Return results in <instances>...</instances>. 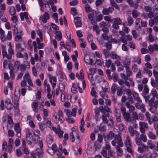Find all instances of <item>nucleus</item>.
Segmentation results:
<instances>
[{
    "instance_id": "45",
    "label": "nucleus",
    "mask_w": 158,
    "mask_h": 158,
    "mask_svg": "<svg viewBox=\"0 0 158 158\" xmlns=\"http://www.w3.org/2000/svg\"><path fill=\"white\" fill-rule=\"evenodd\" d=\"M59 127V128H58V133L57 134H58V136L60 138H61L63 136V132L62 131L60 130V127L59 125H58Z\"/></svg>"
},
{
    "instance_id": "15",
    "label": "nucleus",
    "mask_w": 158,
    "mask_h": 158,
    "mask_svg": "<svg viewBox=\"0 0 158 158\" xmlns=\"http://www.w3.org/2000/svg\"><path fill=\"white\" fill-rule=\"evenodd\" d=\"M55 34L56 35L55 36V38L58 41H60L62 38V35L61 32L60 31H56L55 32Z\"/></svg>"
},
{
    "instance_id": "4",
    "label": "nucleus",
    "mask_w": 158,
    "mask_h": 158,
    "mask_svg": "<svg viewBox=\"0 0 158 158\" xmlns=\"http://www.w3.org/2000/svg\"><path fill=\"white\" fill-rule=\"evenodd\" d=\"M114 10L113 7L110 6L107 8H104L102 11V13L104 15H108L109 13H111Z\"/></svg>"
},
{
    "instance_id": "17",
    "label": "nucleus",
    "mask_w": 158,
    "mask_h": 158,
    "mask_svg": "<svg viewBox=\"0 0 158 158\" xmlns=\"http://www.w3.org/2000/svg\"><path fill=\"white\" fill-rule=\"evenodd\" d=\"M85 10L86 13H88L92 12L93 13H96V11L94 10H92L90 6L88 4H86L85 6Z\"/></svg>"
},
{
    "instance_id": "62",
    "label": "nucleus",
    "mask_w": 158,
    "mask_h": 158,
    "mask_svg": "<svg viewBox=\"0 0 158 158\" xmlns=\"http://www.w3.org/2000/svg\"><path fill=\"white\" fill-rule=\"evenodd\" d=\"M72 64L71 62H69L67 64V68L69 70H71L72 68Z\"/></svg>"
},
{
    "instance_id": "16",
    "label": "nucleus",
    "mask_w": 158,
    "mask_h": 158,
    "mask_svg": "<svg viewBox=\"0 0 158 158\" xmlns=\"http://www.w3.org/2000/svg\"><path fill=\"white\" fill-rule=\"evenodd\" d=\"M38 104L37 102H34L31 104V107L33 110L35 112H37L38 111Z\"/></svg>"
},
{
    "instance_id": "25",
    "label": "nucleus",
    "mask_w": 158,
    "mask_h": 158,
    "mask_svg": "<svg viewBox=\"0 0 158 158\" xmlns=\"http://www.w3.org/2000/svg\"><path fill=\"white\" fill-rule=\"evenodd\" d=\"M110 56L113 59H120V57L114 52H112L110 53Z\"/></svg>"
},
{
    "instance_id": "43",
    "label": "nucleus",
    "mask_w": 158,
    "mask_h": 158,
    "mask_svg": "<svg viewBox=\"0 0 158 158\" xmlns=\"http://www.w3.org/2000/svg\"><path fill=\"white\" fill-rule=\"evenodd\" d=\"M96 92L94 88V87L92 88L91 89V95L92 96L96 98L97 97V95L96 94Z\"/></svg>"
},
{
    "instance_id": "8",
    "label": "nucleus",
    "mask_w": 158,
    "mask_h": 158,
    "mask_svg": "<svg viewBox=\"0 0 158 158\" xmlns=\"http://www.w3.org/2000/svg\"><path fill=\"white\" fill-rule=\"evenodd\" d=\"M135 106L137 109H140L142 112L144 113L145 111V105L144 104H140V103H136L135 104Z\"/></svg>"
},
{
    "instance_id": "9",
    "label": "nucleus",
    "mask_w": 158,
    "mask_h": 158,
    "mask_svg": "<svg viewBox=\"0 0 158 158\" xmlns=\"http://www.w3.org/2000/svg\"><path fill=\"white\" fill-rule=\"evenodd\" d=\"M26 139L32 140L35 144H36L38 142V140L33 138L32 135L30 133H28L26 135Z\"/></svg>"
},
{
    "instance_id": "21",
    "label": "nucleus",
    "mask_w": 158,
    "mask_h": 158,
    "mask_svg": "<svg viewBox=\"0 0 158 158\" xmlns=\"http://www.w3.org/2000/svg\"><path fill=\"white\" fill-rule=\"evenodd\" d=\"M114 134L113 132L110 131H109L108 134H107L106 136V137L108 139L111 140L114 137Z\"/></svg>"
},
{
    "instance_id": "34",
    "label": "nucleus",
    "mask_w": 158,
    "mask_h": 158,
    "mask_svg": "<svg viewBox=\"0 0 158 158\" xmlns=\"http://www.w3.org/2000/svg\"><path fill=\"white\" fill-rule=\"evenodd\" d=\"M99 94L102 98L104 99L108 98V95L106 93H105L104 92H100Z\"/></svg>"
},
{
    "instance_id": "53",
    "label": "nucleus",
    "mask_w": 158,
    "mask_h": 158,
    "mask_svg": "<svg viewBox=\"0 0 158 158\" xmlns=\"http://www.w3.org/2000/svg\"><path fill=\"white\" fill-rule=\"evenodd\" d=\"M78 1L77 0H73L72 1L69 2V4L70 6H76L77 4Z\"/></svg>"
},
{
    "instance_id": "44",
    "label": "nucleus",
    "mask_w": 158,
    "mask_h": 158,
    "mask_svg": "<svg viewBox=\"0 0 158 158\" xmlns=\"http://www.w3.org/2000/svg\"><path fill=\"white\" fill-rule=\"evenodd\" d=\"M106 74L109 80H111V72L110 69H107L106 70Z\"/></svg>"
},
{
    "instance_id": "37",
    "label": "nucleus",
    "mask_w": 158,
    "mask_h": 158,
    "mask_svg": "<svg viewBox=\"0 0 158 158\" xmlns=\"http://www.w3.org/2000/svg\"><path fill=\"white\" fill-rule=\"evenodd\" d=\"M145 116L148 121L149 123H151L150 121L151 115L149 112H147L145 113Z\"/></svg>"
},
{
    "instance_id": "20",
    "label": "nucleus",
    "mask_w": 158,
    "mask_h": 158,
    "mask_svg": "<svg viewBox=\"0 0 158 158\" xmlns=\"http://www.w3.org/2000/svg\"><path fill=\"white\" fill-rule=\"evenodd\" d=\"M122 115L126 121L129 122V119L131 117L130 114L126 112V113L123 114Z\"/></svg>"
},
{
    "instance_id": "42",
    "label": "nucleus",
    "mask_w": 158,
    "mask_h": 158,
    "mask_svg": "<svg viewBox=\"0 0 158 158\" xmlns=\"http://www.w3.org/2000/svg\"><path fill=\"white\" fill-rule=\"evenodd\" d=\"M149 91V89L148 88V86L147 85H144V88L143 90V93H145L146 94H147Z\"/></svg>"
},
{
    "instance_id": "14",
    "label": "nucleus",
    "mask_w": 158,
    "mask_h": 158,
    "mask_svg": "<svg viewBox=\"0 0 158 158\" xmlns=\"http://www.w3.org/2000/svg\"><path fill=\"white\" fill-rule=\"evenodd\" d=\"M131 60L129 59L126 58L125 60L123 61V63L125 69L129 68L130 65Z\"/></svg>"
},
{
    "instance_id": "39",
    "label": "nucleus",
    "mask_w": 158,
    "mask_h": 158,
    "mask_svg": "<svg viewBox=\"0 0 158 158\" xmlns=\"http://www.w3.org/2000/svg\"><path fill=\"white\" fill-rule=\"evenodd\" d=\"M135 141L136 143L138 145H142V142L141 141V139L138 137L135 138Z\"/></svg>"
},
{
    "instance_id": "28",
    "label": "nucleus",
    "mask_w": 158,
    "mask_h": 158,
    "mask_svg": "<svg viewBox=\"0 0 158 158\" xmlns=\"http://www.w3.org/2000/svg\"><path fill=\"white\" fill-rule=\"evenodd\" d=\"M132 15L133 18L136 19L139 15V12H138L136 10H133L132 11Z\"/></svg>"
},
{
    "instance_id": "10",
    "label": "nucleus",
    "mask_w": 158,
    "mask_h": 158,
    "mask_svg": "<svg viewBox=\"0 0 158 158\" xmlns=\"http://www.w3.org/2000/svg\"><path fill=\"white\" fill-rule=\"evenodd\" d=\"M35 153L39 158H41L43 156L44 152L42 149L38 148L36 150Z\"/></svg>"
},
{
    "instance_id": "56",
    "label": "nucleus",
    "mask_w": 158,
    "mask_h": 158,
    "mask_svg": "<svg viewBox=\"0 0 158 158\" xmlns=\"http://www.w3.org/2000/svg\"><path fill=\"white\" fill-rule=\"evenodd\" d=\"M151 83L153 87H156V81H155L154 79L153 78H151Z\"/></svg>"
},
{
    "instance_id": "13",
    "label": "nucleus",
    "mask_w": 158,
    "mask_h": 158,
    "mask_svg": "<svg viewBox=\"0 0 158 158\" xmlns=\"http://www.w3.org/2000/svg\"><path fill=\"white\" fill-rule=\"evenodd\" d=\"M151 123H149V124H152L153 123H154V126L155 127V125L157 123L158 121V118L156 116L153 115L150 118Z\"/></svg>"
},
{
    "instance_id": "63",
    "label": "nucleus",
    "mask_w": 158,
    "mask_h": 158,
    "mask_svg": "<svg viewBox=\"0 0 158 158\" xmlns=\"http://www.w3.org/2000/svg\"><path fill=\"white\" fill-rule=\"evenodd\" d=\"M64 111L65 112L66 114L67 115L68 117H69V116L72 115L73 114L72 112H71L70 110L68 109H66Z\"/></svg>"
},
{
    "instance_id": "40",
    "label": "nucleus",
    "mask_w": 158,
    "mask_h": 158,
    "mask_svg": "<svg viewBox=\"0 0 158 158\" xmlns=\"http://www.w3.org/2000/svg\"><path fill=\"white\" fill-rule=\"evenodd\" d=\"M128 130L130 133L131 136H133L135 133L133 127L132 126L128 128Z\"/></svg>"
},
{
    "instance_id": "31",
    "label": "nucleus",
    "mask_w": 158,
    "mask_h": 158,
    "mask_svg": "<svg viewBox=\"0 0 158 158\" xmlns=\"http://www.w3.org/2000/svg\"><path fill=\"white\" fill-rule=\"evenodd\" d=\"M124 87V85H122L121 88H120L119 89H117V95L118 96H121L123 93V89Z\"/></svg>"
},
{
    "instance_id": "36",
    "label": "nucleus",
    "mask_w": 158,
    "mask_h": 158,
    "mask_svg": "<svg viewBox=\"0 0 158 158\" xmlns=\"http://www.w3.org/2000/svg\"><path fill=\"white\" fill-rule=\"evenodd\" d=\"M127 22L129 26L131 25L133 23L134 20L131 16H129L127 19Z\"/></svg>"
},
{
    "instance_id": "12",
    "label": "nucleus",
    "mask_w": 158,
    "mask_h": 158,
    "mask_svg": "<svg viewBox=\"0 0 158 158\" xmlns=\"http://www.w3.org/2000/svg\"><path fill=\"white\" fill-rule=\"evenodd\" d=\"M126 106L127 108L129 109V111L130 113L134 112L135 110V108L134 106L132 105H131L128 102H126Z\"/></svg>"
},
{
    "instance_id": "18",
    "label": "nucleus",
    "mask_w": 158,
    "mask_h": 158,
    "mask_svg": "<svg viewBox=\"0 0 158 158\" xmlns=\"http://www.w3.org/2000/svg\"><path fill=\"white\" fill-rule=\"evenodd\" d=\"M148 148H149L151 149H154L156 147V146L153 143V142L150 140L148 141L147 142Z\"/></svg>"
},
{
    "instance_id": "2",
    "label": "nucleus",
    "mask_w": 158,
    "mask_h": 158,
    "mask_svg": "<svg viewBox=\"0 0 158 158\" xmlns=\"http://www.w3.org/2000/svg\"><path fill=\"white\" fill-rule=\"evenodd\" d=\"M20 94L19 91L17 92L15 91L14 93V97L12 98V101L14 102V104H17L20 96Z\"/></svg>"
},
{
    "instance_id": "23",
    "label": "nucleus",
    "mask_w": 158,
    "mask_h": 158,
    "mask_svg": "<svg viewBox=\"0 0 158 158\" xmlns=\"http://www.w3.org/2000/svg\"><path fill=\"white\" fill-rule=\"evenodd\" d=\"M148 136L150 139L153 140H155L156 138V136L155 134L151 131L149 132L148 133Z\"/></svg>"
},
{
    "instance_id": "5",
    "label": "nucleus",
    "mask_w": 158,
    "mask_h": 158,
    "mask_svg": "<svg viewBox=\"0 0 158 158\" xmlns=\"http://www.w3.org/2000/svg\"><path fill=\"white\" fill-rule=\"evenodd\" d=\"M74 22L76 27H80L82 26L81 19L79 17H76L74 18Z\"/></svg>"
},
{
    "instance_id": "22",
    "label": "nucleus",
    "mask_w": 158,
    "mask_h": 158,
    "mask_svg": "<svg viewBox=\"0 0 158 158\" xmlns=\"http://www.w3.org/2000/svg\"><path fill=\"white\" fill-rule=\"evenodd\" d=\"M49 148L53 151V152H52V154H51V155H54L55 153L57 152V147L55 144H53L52 145V147L51 148L50 147Z\"/></svg>"
},
{
    "instance_id": "54",
    "label": "nucleus",
    "mask_w": 158,
    "mask_h": 158,
    "mask_svg": "<svg viewBox=\"0 0 158 158\" xmlns=\"http://www.w3.org/2000/svg\"><path fill=\"white\" fill-rule=\"evenodd\" d=\"M110 41H108L107 43L105 44L107 49L110 50L111 49L112 47V45Z\"/></svg>"
},
{
    "instance_id": "49",
    "label": "nucleus",
    "mask_w": 158,
    "mask_h": 158,
    "mask_svg": "<svg viewBox=\"0 0 158 158\" xmlns=\"http://www.w3.org/2000/svg\"><path fill=\"white\" fill-rule=\"evenodd\" d=\"M102 122L106 124L108 123V120L106 116L104 115H102Z\"/></svg>"
},
{
    "instance_id": "11",
    "label": "nucleus",
    "mask_w": 158,
    "mask_h": 158,
    "mask_svg": "<svg viewBox=\"0 0 158 158\" xmlns=\"http://www.w3.org/2000/svg\"><path fill=\"white\" fill-rule=\"evenodd\" d=\"M114 139L112 141L111 144L114 146L116 145L117 141L122 140L121 136L118 135H115Z\"/></svg>"
},
{
    "instance_id": "1",
    "label": "nucleus",
    "mask_w": 158,
    "mask_h": 158,
    "mask_svg": "<svg viewBox=\"0 0 158 158\" xmlns=\"http://www.w3.org/2000/svg\"><path fill=\"white\" fill-rule=\"evenodd\" d=\"M103 141V137L102 135L99 134L97 141H96L94 143V147L95 150L100 149L102 146V143Z\"/></svg>"
},
{
    "instance_id": "51",
    "label": "nucleus",
    "mask_w": 158,
    "mask_h": 158,
    "mask_svg": "<svg viewBox=\"0 0 158 158\" xmlns=\"http://www.w3.org/2000/svg\"><path fill=\"white\" fill-rule=\"evenodd\" d=\"M108 50V49H105L103 50V53L106 57H108L110 55V53Z\"/></svg>"
},
{
    "instance_id": "38",
    "label": "nucleus",
    "mask_w": 158,
    "mask_h": 158,
    "mask_svg": "<svg viewBox=\"0 0 158 158\" xmlns=\"http://www.w3.org/2000/svg\"><path fill=\"white\" fill-rule=\"evenodd\" d=\"M144 10L146 12H149L152 10V8L151 7L149 6H144Z\"/></svg>"
},
{
    "instance_id": "27",
    "label": "nucleus",
    "mask_w": 158,
    "mask_h": 158,
    "mask_svg": "<svg viewBox=\"0 0 158 158\" xmlns=\"http://www.w3.org/2000/svg\"><path fill=\"white\" fill-rule=\"evenodd\" d=\"M116 152L118 156H121L123 154V150L119 146H116Z\"/></svg>"
},
{
    "instance_id": "50",
    "label": "nucleus",
    "mask_w": 158,
    "mask_h": 158,
    "mask_svg": "<svg viewBox=\"0 0 158 158\" xmlns=\"http://www.w3.org/2000/svg\"><path fill=\"white\" fill-rule=\"evenodd\" d=\"M22 34L15 35V40L16 41H18L22 39Z\"/></svg>"
},
{
    "instance_id": "26",
    "label": "nucleus",
    "mask_w": 158,
    "mask_h": 158,
    "mask_svg": "<svg viewBox=\"0 0 158 158\" xmlns=\"http://www.w3.org/2000/svg\"><path fill=\"white\" fill-rule=\"evenodd\" d=\"M94 113L95 114V117L96 119L98 118V117L100 115V110L99 109L98 107H96L94 110Z\"/></svg>"
},
{
    "instance_id": "41",
    "label": "nucleus",
    "mask_w": 158,
    "mask_h": 158,
    "mask_svg": "<svg viewBox=\"0 0 158 158\" xmlns=\"http://www.w3.org/2000/svg\"><path fill=\"white\" fill-rule=\"evenodd\" d=\"M77 10L74 7H72L71 9V11L72 14L73 16L76 15L77 14Z\"/></svg>"
},
{
    "instance_id": "35",
    "label": "nucleus",
    "mask_w": 158,
    "mask_h": 158,
    "mask_svg": "<svg viewBox=\"0 0 158 158\" xmlns=\"http://www.w3.org/2000/svg\"><path fill=\"white\" fill-rule=\"evenodd\" d=\"M79 40L80 42V47L82 48H85L86 45L85 42L82 39H79Z\"/></svg>"
},
{
    "instance_id": "55",
    "label": "nucleus",
    "mask_w": 158,
    "mask_h": 158,
    "mask_svg": "<svg viewBox=\"0 0 158 158\" xmlns=\"http://www.w3.org/2000/svg\"><path fill=\"white\" fill-rule=\"evenodd\" d=\"M93 39V37L92 34H89L87 36V40L89 43L92 42Z\"/></svg>"
},
{
    "instance_id": "19",
    "label": "nucleus",
    "mask_w": 158,
    "mask_h": 158,
    "mask_svg": "<svg viewBox=\"0 0 158 158\" xmlns=\"http://www.w3.org/2000/svg\"><path fill=\"white\" fill-rule=\"evenodd\" d=\"M9 13L10 15L11 16L14 15L15 14L16 10L14 6H11L10 7Z\"/></svg>"
},
{
    "instance_id": "3",
    "label": "nucleus",
    "mask_w": 158,
    "mask_h": 158,
    "mask_svg": "<svg viewBox=\"0 0 158 158\" xmlns=\"http://www.w3.org/2000/svg\"><path fill=\"white\" fill-rule=\"evenodd\" d=\"M48 76V78L50 80V82L52 84V89H54V87L56 86V83H52V78H53V81L54 82H56L57 81V79L56 77L53 76L51 74H47Z\"/></svg>"
},
{
    "instance_id": "24",
    "label": "nucleus",
    "mask_w": 158,
    "mask_h": 158,
    "mask_svg": "<svg viewBox=\"0 0 158 158\" xmlns=\"http://www.w3.org/2000/svg\"><path fill=\"white\" fill-rule=\"evenodd\" d=\"M46 140L47 142L49 144H51L53 142L52 138L50 135H48L47 136Z\"/></svg>"
},
{
    "instance_id": "30",
    "label": "nucleus",
    "mask_w": 158,
    "mask_h": 158,
    "mask_svg": "<svg viewBox=\"0 0 158 158\" xmlns=\"http://www.w3.org/2000/svg\"><path fill=\"white\" fill-rule=\"evenodd\" d=\"M14 28L13 29V30L14 31L15 35L22 34V31H19L18 28L16 27L15 26H14Z\"/></svg>"
},
{
    "instance_id": "61",
    "label": "nucleus",
    "mask_w": 158,
    "mask_h": 158,
    "mask_svg": "<svg viewBox=\"0 0 158 158\" xmlns=\"http://www.w3.org/2000/svg\"><path fill=\"white\" fill-rule=\"evenodd\" d=\"M9 146L12 148V146L14 143V140L12 138H10L9 140Z\"/></svg>"
},
{
    "instance_id": "47",
    "label": "nucleus",
    "mask_w": 158,
    "mask_h": 158,
    "mask_svg": "<svg viewBox=\"0 0 158 158\" xmlns=\"http://www.w3.org/2000/svg\"><path fill=\"white\" fill-rule=\"evenodd\" d=\"M70 138L72 142H73L75 140V139L72 132H70Z\"/></svg>"
},
{
    "instance_id": "32",
    "label": "nucleus",
    "mask_w": 158,
    "mask_h": 158,
    "mask_svg": "<svg viewBox=\"0 0 158 158\" xmlns=\"http://www.w3.org/2000/svg\"><path fill=\"white\" fill-rule=\"evenodd\" d=\"M139 125L145 128H147L148 127V124L144 122H140L139 123Z\"/></svg>"
},
{
    "instance_id": "52",
    "label": "nucleus",
    "mask_w": 158,
    "mask_h": 158,
    "mask_svg": "<svg viewBox=\"0 0 158 158\" xmlns=\"http://www.w3.org/2000/svg\"><path fill=\"white\" fill-rule=\"evenodd\" d=\"M114 22L118 25L121 24L122 21L119 18H117L114 19Z\"/></svg>"
},
{
    "instance_id": "6",
    "label": "nucleus",
    "mask_w": 158,
    "mask_h": 158,
    "mask_svg": "<svg viewBox=\"0 0 158 158\" xmlns=\"http://www.w3.org/2000/svg\"><path fill=\"white\" fill-rule=\"evenodd\" d=\"M50 17L49 14L47 12H45L42 15V17L40 18V19H41L44 23L47 22V20L49 19Z\"/></svg>"
},
{
    "instance_id": "57",
    "label": "nucleus",
    "mask_w": 158,
    "mask_h": 158,
    "mask_svg": "<svg viewBox=\"0 0 158 158\" xmlns=\"http://www.w3.org/2000/svg\"><path fill=\"white\" fill-rule=\"evenodd\" d=\"M111 64V61L110 60H108L106 61L105 63L106 66L107 68H109Z\"/></svg>"
},
{
    "instance_id": "64",
    "label": "nucleus",
    "mask_w": 158,
    "mask_h": 158,
    "mask_svg": "<svg viewBox=\"0 0 158 158\" xmlns=\"http://www.w3.org/2000/svg\"><path fill=\"white\" fill-rule=\"evenodd\" d=\"M142 77V74L141 73V71L140 70H139L138 72L136 75V77L137 78H141Z\"/></svg>"
},
{
    "instance_id": "7",
    "label": "nucleus",
    "mask_w": 158,
    "mask_h": 158,
    "mask_svg": "<svg viewBox=\"0 0 158 158\" xmlns=\"http://www.w3.org/2000/svg\"><path fill=\"white\" fill-rule=\"evenodd\" d=\"M15 130L16 132L17 137L20 138L21 137V134L20 133L21 129L19 123H17L15 125Z\"/></svg>"
},
{
    "instance_id": "46",
    "label": "nucleus",
    "mask_w": 158,
    "mask_h": 158,
    "mask_svg": "<svg viewBox=\"0 0 158 158\" xmlns=\"http://www.w3.org/2000/svg\"><path fill=\"white\" fill-rule=\"evenodd\" d=\"M130 6L133 7L135 8V3H134L133 0H126Z\"/></svg>"
},
{
    "instance_id": "58",
    "label": "nucleus",
    "mask_w": 158,
    "mask_h": 158,
    "mask_svg": "<svg viewBox=\"0 0 158 158\" xmlns=\"http://www.w3.org/2000/svg\"><path fill=\"white\" fill-rule=\"evenodd\" d=\"M14 131L11 130H9L8 131V134L9 137H13L14 136Z\"/></svg>"
},
{
    "instance_id": "33",
    "label": "nucleus",
    "mask_w": 158,
    "mask_h": 158,
    "mask_svg": "<svg viewBox=\"0 0 158 158\" xmlns=\"http://www.w3.org/2000/svg\"><path fill=\"white\" fill-rule=\"evenodd\" d=\"M118 78V76L115 73H114L111 76V80L112 79L114 82L117 81Z\"/></svg>"
},
{
    "instance_id": "29",
    "label": "nucleus",
    "mask_w": 158,
    "mask_h": 158,
    "mask_svg": "<svg viewBox=\"0 0 158 158\" xmlns=\"http://www.w3.org/2000/svg\"><path fill=\"white\" fill-rule=\"evenodd\" d=\"M34 135L36 136L37 138V139L36 140H38L39 139H40V138L39 137V136L40 135V131L38 130H35L34 131Z\"/></svg>"
},
{
    "instance_id": "60",
    "label": "nucleus",
    "mask_w": 158,
    "mask_h": 158,
    "mask_svg": "<svg viewBox=\"0 0 158 158\" xmlns=\"http://www.w3.org/2000/svg\"><path fill=\"white\" fill-rule=\"evenodd\" d=\"M7 86L10 90L12 89V81H9L8 82Z\"/></svg>"
},
{
    "instance_id": "48",
    "label": "nucleus",
    "mask_w": 158,
    "mask_h": 158,
    "mask_svg": "<svg viewBox=\"0 0 158 158\" xmlns=\"http://www.w3.org/2000/svg\"><path fill=\"white\" fill-rule=\"evenodd\" d=\"M126 69V73L127 76L128 77L131 76L132 74V72L130 70L129 68H127Z\"/></svg>"
},
{
    "instance_id": "59",
    "label": "nucleus",
    "mask_w": 158,
    "mask_h": 158,
    "mask_svg": "<svg viewBox=\"0 0 158 158\" xmlns=\"http://www.w3.org/2000/svg\"><path fill=\"white\" fill-rule=\"evenodd\" d=\"M107 151L106 150L103 148L101 152V154L103 155L104 157H106L107 156Z\"/></svg>"
}]
</instances>
